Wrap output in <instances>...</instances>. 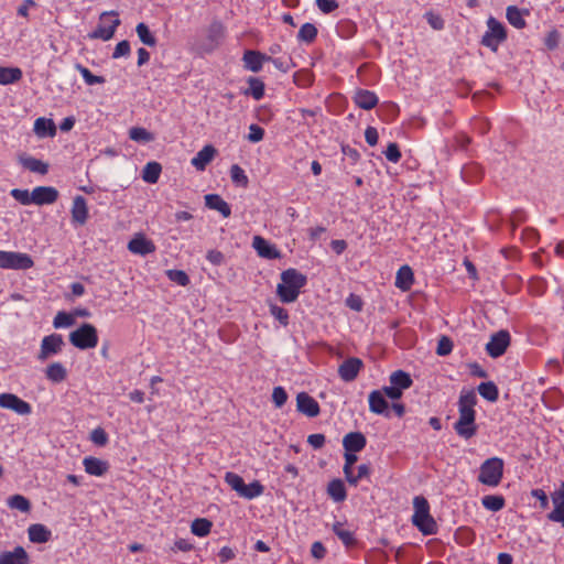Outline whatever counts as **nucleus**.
I'll return each instance as SVG.
<instances>
[{"instance_id":"f257e3e1","label":"nucleus","mask_w":564,"mask_h":564,"mask_svg":"<svg viewBox=\"0 0 564 564\" xmlns=\"http://www.w3.org/2000/svg\"><path fill=\"white\" fill-rule=\"evenodd\" d=\"M477 395L473 390H463L458 400V420L454 430L458 436L469 440L477 433L476 411Z\"/></svg>"},{"instance_id":"f03ea898","label":"nucleus","mask_w":564,"mask_h":564,"mask_svg":"<svg viewBox=\"0 0 564 564\" xmlns=\"http://www.w3.org/2000/svg\"><path fill=\"white\" fill-rule=\"evenodd\" d=\"M307 283V278L296 269L290 268L281 273V282L276 286V295L282 303H293L297 300L301 289Z\"/></svg>"},{"instance_id":"7ed1b4c3","label":"nucleus","mask_w":564,"mask_h":564,"mask_svg":"<svg viewBox=\"0 0 564 564\" xmlns=\"http://www.w3.org/2000/svg\"><path fill=\"white\" fill-rule=\"evenodd\" d=\"M412 523L424 535H433L437 533V523L430 513V503L423 496L413 498Z\"/></svg>"},{"instance_id":"20e7f679","label":"nucleus","mask_w":564,"mask_h":564,"mask_svg":"<svg viewBox=\"0 0 564 564\" xmlns=\"http://www.w3.org/2000/svg\"><path fill=\"white\" fill-rule=\"evenodd\" d=\"M502 475L503 460L499 457H491L480 465L478 481L489 487H496L500 484Z\"/></svg>"},{"instance_id":"39448f33","label":"nucleus","mask_w":564,"mask_h":564,"mask_svg":"<svg viewBox=\"0 0 564 564\" xmlns=\"http://www.w3.org/2000/svg\"><path fill=\"white\" fill-rule=\"evenodd\" d=\"M69 343L82 350L95 348L98 344V333L94 325L85 323L69 334Z\"/></svg>"},{"instance_id":"423d86ee","label":"nucleus","mask_w":564,"mask_h":564,"mask_svg":"<svg viewBox=\"0 0 564 564\" xmlns=\"http://www.w3.org/2000/svg\"><path fill=\"white\" fill-rule=\"evenodd\" d=\"M507 39V31L505 25L490 17L487 20V31L482 35L481 44L491 51L496 52L499 45Z\"/></svg>"},{"instance_id":"0eeeda50","label":"nucleus","mask_w":564,"mask_h":564,"mask_svg":"<svg viewBox=\"0 0 564 564\" xmlns=\"http://www.w3.org/2000/svg\"><path fill=\"white\" fill-rule=\"evenodd\" d=\"M34 261L28 253L14 251H0V268L10 270H28Z\"/></svg>"},{"instance_id":"6e6552de","label":"nucleus","mask_w":564,"mask_h":564,"mask_svg":"<svg viewBox=\"0 0 564 564\" xmlns=\"http://www.w3.org/2000/svg\"><path fill=\"white\" fill-rule=\"evenodd\" d=\"M120 24L117 13L105 12L100 15L97 28L89 34L90 39H100L102 41L110 40L117 26Z\"/></svg>"},{"instance_id":"1a4fd4ad","label":"nucleus","mask_w":564,"mask_h":564,"mask_svg":"<svg viewBox=\"0 0 564 564\" xmlns=\"http://www.w3.org/2000/svg\"><path fill=\"white\" fill-rule=\"evenodd\" d=\"M63 346L64 340L61 334L44 336L41 341L40 351L36 356L37 360L44 362L48 358L58 355L62 351Z\"/></svg>"},{"instance_id":"9d476101","label":"nucleus","mask_w":564,"mask_h":564,"mask_svg":"<svg viewBox=\"0 0 564 564\" xmlns=\"http://www.w3.org/2000/svg\"><path fill=\"white\" fill-rule=\"evenodd\" d=\"M510 345V334L508 330H499L494 334L486 345L487 354L492 358L502 356Z\"/></svg>"},{"instance_id":"9b49d317","label":"nucleus","mask_w":564,"mask_h":564,"mask_svg":"<svg viewBox=\"0 0 564 564\" xmlns=\"http://www.w3.org/2000/svg\"><path fill=\"white\" fill-rule=\"evenodd\" d=\"M0 406L19 415H30L32 413L31 404L13 393H1Z\"/></svg>"},{"instance_id":"f8f14e48","label":"nucleus","mask_w":564,"mask_h":564,"mask_svg":"<svg viewBox=\"0 0 564 564\" xmlns=\"http://www.w3.org/2000/svg\"><path fill=\"white\" fill-rule=\"evenodd\" d=\"M364 367V362L360 358L350 357L343 361L338 367V376L345 382L354 381L359 375Z\"/></svg>"},{"instance_id":"ddd939ff","label":"nucleus","mask_w":564,"mask_h":564,"mask_svg":"<svg viewBox=\"0 0 564 564\" xmlns=\"http://www.w3.org/2000/svg\"><path fill=\"white\" fill-rule=\"evenodd\" d=\"M554 509L549 513L547 518L561 523L564 528V482H561L558 488L551 495Z\"/></svg>"},{"instance_id":"4468645a","label":"nucleus","mask_w":564,"mask_h":564,"mask_svg":"<svg viewBox=\"0 0 564 564\" xmlns=\"http://www.w3.org/2000/svg\"><path fill=\"white\" fill-rule=\"evenodd\" d=\"M72 214V224L77 226H84L89 217L87 200L84 196L77 195L73 199V205L70 209Z\"/></svg>"},{"instance_id":"2eb2a0df","label":"nucleus","mask_w":564,"mask_h":564,"mask_svg":"<svg viewBox=\"0 0 564 564\" xmlns=\"http://www.w3.org/2000/svg\"><path fill=\"white\" fill-rule=\"evenodd\" d=\"M252 247L261 258L269 260L281 258V251L275 247V245L269 242L261 236H254L252 238Z\"/></svg>"},{"instance_id":"dca6fc26","label":"nucleus","mask_w":564,"mask_h":564,"mask_svg":"<svg viewBox=\"0 0 564 564\" xmlns=\"http://www.w3.org/2000/svg\"><path fill=\"white\" fill-rule=\"evenodd\" d=\"M269 59H271L270 55L254 50H247L242 56L245 68L253 73H259L263 67V63Z\"/></svg>"},{"instance_id":"f3484780","label":"nucleus","mask_w":564,"mask_h":564,"mask_svg":"<svg viewBox=\"0 0 564 564\" xmlns=\"http://www.w3.org/2000/svg\"><path fill=\"white\" fill-rule=\"evenodd\" d=\"M296 408L299 412L308 417L317 416L321 411L318 402L306 392L296 395Z\"/></svg>"},{"instance_id":"a211bd4d","label":"nucleus","mask_w":564,"mask_h":564,"mask_svg":"<svg viewBox=\"0 0 564 564\" xmlns=\"http://www.w3.org/2000/svg\"><path fill=\"white\" fill-rule=\"evenodd\" d=\"M32 192L33 204L39 206L54 204L59 196L58 191L53 186H37Z\"/></svg>"},{"instance_id":"6ab92c4d","label":"nucleus","mask_w":564,"mask_h":564,"mask_svg":"<svg viewBox=\"0 0 564 564\" xmlns=\"http://www.w3.org/2000/svg\"><path fill=\"white\" fill-rule=\"evenodd\" d=\"M369 410L379 415L390 417L389 403L386 400L382 391L373 390L368 395Z\"/></svg>"},{"instance_id":"aec40b11","label":"nucleus","mask_w":564,"mask_h":564,"mask_svg":"<svg viewBox=\"0 0 564 564\" xmlns=\"http://www.w3.org/2000/svg\"><path fill=\"white\" fill-rule=\"evenodd\" d=\"M30 557L22 546H15L12 551L0 553V564H29Z\"/></svg>"},{"instance_id":"412c9836","label":"nucleus","mask_w":564,"mask_h":564,"mask_svg":"<svg viewBox=\"0 0 564 564\" xmlns=\"http://www.w3.org/2000/svg\"><path fill=\"white\" fill-rule=\"evenodd\" d=\"M378 96L368 89H358L354 95V102L364 110H371L378 105Z\"/></svg>"},{"instance_id":"4be33fe9","label":"nucleus","mask_w":564,"mask_h":564,"mask_svg":"<svg viewBox=\"0 0 564 564\" xmlns=\"http://www.w3.org/2000/svg\"><path fill=\"white\" fill-rule=\"evenodd\" d=\"M83 465L85 471L91 476L100 477L105 475L109 469L108 462L93 456L85 457L83 460Z\"/></svg>"},{"instance_id":"5701e85b","label":"nucleus","mask_w":564,"mask_h":564,"mask_svg":"<svg viewBox=\"0 0 564 564\" xmlns=\"http://www.w3.org/2000/svg\"><path fill=\"white\" fill-rule=\"evenodd\" d=\"M215 154L216 149L213 145L207 144L196 153L191 163L196 170L204 171L205 167L212 162Z\"/></svg>"},{"instance_id":"b1692460","label":"nucleus","mask_w":564,"mask_h":564,"mask_svg":"<svg viewBox=\"0 0 564 564\" xmlns=\"http://www.w3.org/2000/svg\"><path fill=\"white\" fill-rule=\"evenodd\" d=\"M33 131L39 138H53L56 135V126L52 119L40 117L34 121Z\"/></svg>"},{"instance_id":"393cba45","label":"nucleus","mask_w":564,"mask_h":564,"mask_svg":"<svg viewBox=\"0 0 564 564\" xmlns=\"http://www.w3.org/2000/svg\"><path fill=\"white\" fill-rule=\"evenodd\" d=\"M367 444L366 437L360 432H351L344 436L343 446L346 452H360Z\"/></svg>"},{"instance_id":"a878e982","label":"nucleus","mask_w":564,"mask_h":564,"mask_svg":"<svg viewBox=\"0 0 564 564\" xmlns=\"http://www.w3.org/2000/svg\"><path fill=\"white\" fill-rule=\"evenodd\" d=\"M205 205L209 209H214L219 212L223 217L227 218L231 215V208L227 202H225L219 195L217 194H208L205 196Z\"/></svg>"},{"instance_id":"bb28decb","label":"nucleus","mask_w":564,"mask_h":564,"mask_svg":"<svg viewBox=\"0 0 564 564\" xmlns=\"http://www.w3.org/2000/svg\"><path fill=\"white\" fill-rule=\"evenodd\" d=\"M414 282L413 271L409 265H402L395 275V286L401 291H409Z\"/></svg>"},{"instance_id":"cd10ccee","label":"nucleus","mask_w":564,"mask_h":564,"mask_svg":"<svg viewBox=\"0 0 564 564\" xmlns=\"http://www.w3.org/2000/svg\"><path fill=\"white\" fill-rule=\"evenodd\" d=\"M29 539L33 543H46L52 536V532L44 524H31L28 529Z\"/></svg>"},{"instance_id":"c85d7f7f","label":"nucleus","mask_w":564,"mask_h":564,"mask_svg":"<svg viewBox=\"0 0 564 564\" xmlns=\"http://www.w3.org/2000/svg\"><path fill=\"white\" fill-rule=\"evenodd\" d=\"M19 162L22 164L23 167L31 172L39 173L42 175L48 172V165L33 156L20 155Z\"/></svg>"},{"instance_id":"c756f323","label":"nucleus","mask_w":564,"mask_h":564,"mask_svg":"<svg viewBox=\"0 0 564 564\" xmlns=\"http://www.w3.org/2000/svg\"><path fill=\"white\" fill-rule=\"evenodd\" d=\"M327 495L335 502H343L347 498L345 484L341 479H333L327 485Z\"/></svg>"},{"instance_id":"7c9ffc66","label":"nucleus","mask_w":564,"mask_h":564,"mask_svg":"<svg viewBox=\"0 0 564 564\" xmlns=\"http://www.w3.org/2000/svg\"><path fill=\"white\" fill-rule=\"evenodd\" d=\"M45 376L53 383H61L67 378V370L61 362H53L46 367Z\"/></svg>"},{"instance_id":"2f4dec72","label":"nucleus","mask_w":564,"mask_h":564,"mask_svg":"<svg viewBox=\"0 0 564 564\" xmlns=\"http://www.w3.org/2000/svg\"><path fill=\"white\" fill-rule=\"evenodd\" d=\"M389 382H390V384L399 388L402 391L411 388L413 384V380H412L410 373H408L403 370L393 371L389 377Z\"/></svg>"},{"instance_id":"473e14b6","label":"nucleus","mask_w":564,"mask_h":564,"mask_svg":"<svg viewBox=\"0 0 564 564\" xmlns=\"http://www.w3.org/2000/svg\"><path fill=\"white\" fill-rule=\"evenodd\" d=\"M207 36L208 40L210 41L212 48L218 46L225 36L224 24L219 21H214L207 30Z\"/></svg>"},{"instance_id":"72a5a7b5","label":"nucleus","mask_w":564,"mask_h":564,"mask_svg":"<svg viewBox=\"0 0 564 564\" xmlns=\"http://www.w3.org/2000/svg\"><path fill=\"white\" fill-rule=\"evenodd\" d=\"M506 18L508 22L516 29H523L527 22L523 18V12L516 6H509L506 10Z\"/></svg>"},{"instance_id":"f704fd0d","label":"nucleus","mask_w":564,"mask_h":564,"mask_svg":"<svg viewBox=\"0 0 564 564\" xmlns=\"http://www.w3.org/2000/svg\"><path fill=\"white\" fill-rule=\"evenodd\" d=\"M22 78L19 67H0V85H10Z\"/></svg>"},{"instance_id":"c9c22d12","label":"nucleus","mask_w":564,"mask_h":564,"mask_svg":"<svg viewBox=\"0 0 564 564\" xmlns=\"http://www.w3.org/2000/svg\"><path fill=\"white\" fill-rule=\"evenodd\" d=\"M162 172V166L160 163L152 161L149 162L143 167V182H148L150 184H155L159 181V177Z\"/></svg>"},{"instance_id":"e433bc0d","label":"nucleus","mask_w":564,"mask_h":564,"mask_svg":"<svg viewBox=\"0 0 564 564\" xmlns=\"http://www.w3.org/2000/svg\"><path fill=\"white\" fill-rule=\"evenodd\" d=\"M317 28L313 23H304L297 33V41L301 43L311 44L317 37Z\"/></svg>"},{"instance_id":"4c0bfd02","label":"nucleus","mask_w":564,"mask_h":564,"mask_svg":"<svg viewBox=\"0 0 564 564\" xmlns=\"http://www.w3.org/2000/svg\"><path fill=\"white\" fill-rule=\"evenodd\" d=\"M249 88L245 90V95L252 96L256 100H261L264 96V83L257 77L248 79Z\"/></svg>"},{"instance_id":"58836bf2","label":"nucleus","mask_w":564,"mask_h":564,"mask_svg":"<svg viewBox=\"0 0 564 564\" xmlns=\"http://www.w3.org/2000/svg\"><path fill=\"white\" fill-rule=\"evenodd\" d=\"M212 525L213 524L208 519L198 518L192 522L191 531L194 535L204 538L209 534Z\"/></svg>"},{"instance_id":"ea45409f","label":"nucleus","mask_w":564,"mask_h":564,"mask_svg":"<svg viewBox=\"0 0 564 564\" xmlns=\"http://www.w3.org/2000/svg\"><path fill=\"white\" fill-rule=\"evenodd\" d=\"M478 392L479 394L490 401V402H495L498 400V397H499V391H498V388L497 386L491 382V381H487V382H481L479 386H478Z\"/></svg>"},{"instance_id":"a19ab883","label":"nucleus","mask_w":564,"mask_h":564,"mask_svg":"<svg viewBox=\"0 0 564 564\" xmlns=\"http://www.w3.org/2000/svg\"><path fill=\"white\" fill-rule=\"evenodd\" d=\"M333 532L337 535V538L347 546L354 544L355 538L354 533L346 529L345 525L340 522H336L333 525Z\"/></svg>"},{"instance_id":"79ce46f5","label":"nucleus","mask_w":564,"mask_h":564,"mask_svg":"<svg viewBox=\"0 0 564 564\" xmlns=\"http://www.w3.org/2000/svg\"><path fill=\"white\" fill-rule=\"evenodd\" d=\"M482 506L490 511H499L505 507V499L502 496L488 495L481 499Z\"/></svg>"},{"instance_id":"37998d69","label":"nucleus","mask_w":564,"mask_h":564,"mask_svg":"<svg viewBox=\"0 0 564 564\" xmlns=\"http://www.w3.org/2000/svg\"><path fill=\"white\" fill-rule=\"evenodd\" d=\"M263 486L259 481L254 480L249 485H245L239 496L246 499H253L261 496L263 494Z\"/></svg>"},{"instance_id":"c03bdc74","label":"nucleus","mask_w":564,"mask_h":564,"mask_svg":"<svg viewBox=\"0 0 564 564\" xmlns=\"http://www.w3.org/2000/svg\"><path fill=\"white\" fill-rule=\"evenodd\" d=\"M8 506L22 512H29L31 509L30 501L21 495H13L8 499Z\"/></svg>"},{"instance_id":"a18cd8bd","label":"nucleus","mask_w":564,"mask_h":564,"mask_svg":"<svg viewBox=\"0 0 564 564\" xmlns=\"http://www.w3.org/2000/svg\"><path fill=\"white\" fill-rule=\"evenodd\" d=\"M75 68L80 73L87 85L104 84L105 78L101 76L94 75L87 67L82 64H76Z\"/></svg>"},{"instance_id":"49530a36","label":"nucleus","mask_w":564,"mask_h":564,"mask_svg":"<svg viewBox=\"0 0 564 564\" xmlns=\"http://www.w3.org/2000/svg\"><path fill=\"white\" fill-rule=\"evenodd\" d=\"M230 177L232 182L239 186L246 187L248 185L249 180L245 170L237 164L230 167Z\"/></svg>"},{"instance_id":"de8ad7c7","label":"nucleus","mask_w":564,"mask_h":564,"mask_svg":"<svg viewBox=\"0 0 564 564\" xmlns=\"http://www.w3.org/2000/svg\"><path fill=\"white\" fill-rule=\"evenodd\" d=\"M370 474V468L367 464H361L358 466V473L355 475L354 471L351 470L350 471V475H346L345 478L346 480L351 485V486H357L359 480L362 479V478H366L368 477Z\"/></svg>"},{"instance_id":"09e8293b","label":"nucleus","mask_w":564,"mask_h":564,"mask_svg":"<svg viewBox=\"0 0 564 564\" xmlns=\"http://www.w3.org/2000/svg\"><path fill=\"white\" fill-rule=\"evenodd\" d=\"M75 324V317L66 312H58L54 319H53V326L55 328H64L69 327Z\"/></svg>"},{"instance_id":"8fccbe9b","label":"nucleus","mask_w":564,"mask_h":564,"mask_svg":"<svg viewBox=\"0 0 564 564\" xmlns=\"http://www.w3.org/2000/svg\"><path fill=\"white\" fill-rule=\"evenodd\" d=\"M225 480L238 495H240L246 485L241 476L231 471L226 474Z\"/></svg>"},{"instance_id":"3c124183","label":"nucleus","mask_w":564,"mask_h":564,"mask_svg":"<svg viewBox=\"0 0 564 564\" xmlns=\"http://www.w3.org/2000/svg\"><path fill=\"white\" fill-rule=\"evenodd\" d=\"M10 195L22 205L28 206L33 204V192L30 193L28 189L13 188Z\"/></svg>"},{"instance_id":"603ef678","label":"nucleus","mask_w":564,"mask_h":564,"mask_svg":"<svg viewBox=\"0 0 564 564\" xmlns=\"http://www.w3.org/2000/svg\"><path fill=\"white\" fill-rule=\"evenodd\" d=\"M424 18H425L426 22L429 23V25L433 30L441 31L445 26V22H444L443 18L441 17V14H438L435 11H432V10L427 11L424 14Z\"/></svg>"},{"instance_id":"864d4df0","label":"nucleus","mask_w":564,"mask_h":564,"mask_svg":"<svg viewBox=\"0 0 564 564\" xmlns=\"http://www.w3.org/2000/svg\"><path fill=\"white\" fill-rule=\"evenodd\" d=\"M167 278L181 286H186L189 284V278L183 270H167L166 271Z\"/></svg>"},{"instance_id":"5fc2aeb1","label":"nucleus","mask_w":564,"mask_h":564,"mask_svg":"<svg viewBox=\"0 0 564 564\" xmlns=\"http://www.w3.org/2000/svg\"><path fill=\"white\" fill-rule=\"evenodd\" d=\"M270 314L278 319L281 325L286 326L289 324V313L285 308L276 305L271 304L270 305Z\"/></svg>"},{"instance_id":"6e6d98bb","label":"nucleus","mask_w":564,"mask_h":564,"mask_svg":"<svg viewBox=\"0 0 564 564\" xmlns=\"http://www.w3.org/2000/svg\"><path fill=\"white\" fill-rule=\"evenodd\" d=\"M453 350V341L447 336H442L437 341L436 354L438 356H447Z\"/></svg>"},{"instance_id":"4d7b16f0","label":"nucleus","mask_w":564,"mask_h":564,"mask_svg":"<svg viewBox=\"0 0 564 564\" xmlns=\"http://www.w3.org/2000/svg\"><path fill=\"white\" fill-rule=\"evenodd\" d=\"M90 440L98 446H105L108 443V435L101 427H96L90 433Z\"/></svg>"},{"instance_id":"13d9d810","label":"nucleus","mask_w":564,"mask_h":564,"mask_svg":"<svg viewBox=\"0 0 564 564\" xmlns=\"http://www.w3.org/2000/svg\"><path fill=\"white\" fill-rule=\"evenodd\" d=\"M272 401L276 408H282L288 401V393L283 387H275L272 392Z\"/></svg>"},{"instance_id":"bf43d9fd","label":"nucleus","mask_w":564,"mask_h":564,"mask_svg":"<svg viewBox=\"0 0 564 564\" xmlns=\"http://www.w3.org/2000/svg\"><path fill=\"white\" fill-rule=\"evenodd\" d=\"M264 137V130L260 126L252 123L249 127V133L247 135V139L252 142L257 143L260 142Z\"/></svg>"},{"instance_id":"052dcab7","label":"nucleus","mask_w":564,"mask_h":564,"mask_svg":"<svg viewBox=\"0 0 564 564\" xmlns=\"http://www.w3.org/2000/svg\"><path fill=\"white\" fill-rule=\"evenodd\" d=\"M384 155L388 161L392 163H398L401 159V152L397 143H389L387 150L384 151Z\"/></svg>"},{"instance_id":"680f3d73","label":"nucleus","mask_w":564,"mask_h":564,"mask_svg":"<svg viewBox=\"0 0 564 564\" xmlns=\"http://www.w3.org/2000/svg\"><path fill=\"white\" fill-rule=\"evenodd\" d=\"M268 62H271L276 69H279L283 73L289 72L292 67V59L290 57L283 58V57H272L271 56V59H269Z\"/></svg>"},{"instance_id":"e2e57ef3","label":"nucleus","mask_w":564,"mask_h":564,"mask_svg":"<svg viewBox=\"0 0 564 564\" xmlns=\"http://www.w3.org/2000/svg\"><path fill=\"white\" fill-rule=\"evenodd\" d=\"M316 6L325 14L332 13L338 9V2L336 0H316Z\"/></svg>"},{"instance_id":"0e129e2a","label":"nucleus","mask_w":564,"mask_h":564,"mask_svg":"<svg viewBox=\"0 0 564 564\" xmlns=\"http://www.w3.org/2000/svg\"><path fill=\"white\" fill-rule=\"evenodd\" d=\"M344 458H345V464H344V468H343L344 475L345 476L350 475V471L352 470V467L358 459L356 452H346L345 451Z\"/></svg>"},{"instance_id":"69168bd1","label":"nucleus","mask_w":564,"mask_h":564,"mask_svg":"<svg viewBox=\"0 0 564 564\" xmlns=\"http://www.w3.org/2000/svg\"><path fill=\"white\" fill-rule=\"evenodd\" d=\"M380 391L391 400H399L403 395V391L392 384L383 387Z\"/></svg>"},{"instance_id":"338daca9","label":"nucleus","mask_w":564,"mask_h":564,"mask_svg":"<svg viewBox=\"0 0 564 564\" xmlns=\"http://www.w3.org/2000/svg\"><path fill=\"white\" fill-rule=\"evenodd\" d=\"M129 53H130V43L128 41H121L116 45L115 51L112 53V57L119 58L122 56H127Z\"/></svg>"},{"instance_id":"774afa93","label":"nucleus","mask_w":564,"mask_h":564,"mask_svg":"<svg viewBox=\"0 0 564 564\" xmlns=\"http://www.w3.org/2000/svg\"><path fill=\"white\" fill-rule=\"evenodd\" d=\"M325 435L321 433L311 434L307 437V443L315 449L322 448L325 444Z\"/></svg>"}]
</instances>
